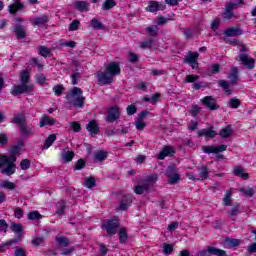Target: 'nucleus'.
<instances>
[{
    "mask_svg": "<svg viewBox=\"0 0 256 256\" xmlns=\"http://www.w3.org/2000/svg\"><path fill=\"white\" fill-rule=\"evenodd\" d=\"M49 23L48 15L37 16L32 20L33 27H45Z\"/></svg>",
    "mask_w": 256,
    "mask_h": 256,
    "instance_id": "obj_17",
    "label": "nucleus"
},
{
    "mask_svg": "<svg viewBox=\"0 0 256 256\" xmlns=\"http://www.w3.org/2000/svg\"><path fill=\"white\" fill-rule=\"evenodd\" d=\"M201 102L203 103V105L208 107L210 111H217V109H219V105H217V100L213 98V96H206L201 99Z\"/></svg>",
    "mask_w": 256,
    "mask_h": 256,
    "instance_id": "obj_15",
    "label": "nucleus"
},
{
    "mask_svg": "<svg viewBox=\"0 0 256 256\" xmlns=\"http://www.w3.org/2000/svg\"><path fill=\"white\" fill-rule=\"evenodd\" d=\"M55 123H57V120H55V118H51L47 115H44L40 120V127H45L47 125H55Z\"/></svg>",
    "mask_w": 256,
    "mask_h": 256,
    "instance_id": "obj_34",
    "label": "nucleus"
},
{
    "mask_svg": "<svg viewBox=\"0 0 256 256\" xmlns=\"http://www.w3.org/2000/svg\"><path fill=\"white\" fill-rule=\"evenodd\" d=\"M198 79L199 75H187L184 79V83H193V89L196 91L207 87V83L199 82Z\"/></svg>",
    "mask_w": 256,
    "mask_h": 256,
    "instance_id": "obj_9",
    "label": "nucleus"
},
{
    "mask_svg": "<svg viewBox=\"0 0 256 256\" xmlns=\"http://www.w3.org/2000/svg\"><path fill=\"white\" fill-rule=\"evenodd\" d=\"M241 193L245 194L247 197H253L255 195V190L253 188H248V189H240Z\"/></svg>",
    "mask_w": 256,
    "mask_h": 256,
    "instance_id": "obj_60",
    "label": "nucleus"
},
{
    "mask_svg": "<svg viewBox=\"0 0 256 256\" xmlns=\"http://www.w3.org/2000/svg\"><path fill=\"white\" fill-rule=\"evenodd\" d=\"M241 106V101L237 98H232L228 102V107H231V109H239Z\"/></svg>",
    "mask_w": 256,
    "mask_h": 256,
    "instance_id": "obj_45",
    "label": "nucleus"
},
{
    "mask_svg": "<svg viewBox=\"0 0 256 256\" xmlns=\"http://www.w3.org/2000/svg\"><path fill=\"white\" fill-rule=\"evenodd\" d=\"M90 24H91L92 29H94L95 31H99L101 29H104V27H105L103 25V23L101 21H99V19H97V18H93L91 20Z\"/></svg>",
    "mask_w": 256,
    "mask_h": 256,
    "instance_id": "obj_37",
    "label": "nucleus"
},
{
    "mask_svg": "<svg viewBox=\"0 0 256 256\" xmlns=\"http://www.w3.org/2000/svg\"><path fill=\"white\" fill-rule=\"evenodd\" d=\"M74 7L77 11H80L81 13H87L89 9H91V4L87 1H76L74 3Z\"/></svg>",
    "mask_w": 256,
    "mask_h": 256,
    "instance_id": "obj_20",
    "label": "nucleus"
},
{
    "mask_svg": "<svg viewBox=\"0 0 256 256\" xmlns=\"http://www.w3.org/2000/svg\"><path fill=\"white\" fill-rule=\"evenodd\" d=\"M209 255L227 256V252L225 250L218 249L213 246H208L207 250H201L197 253V256H209Z\"/></svg>",
    "mask_w": 256,
    "mask_h": 256,
    "instance_id": "obj_6",
    "label": "nucleus"
},
{
    "mask_svg": "<svg viewBox=\"0 0 256 256\" xmlns=\"http://www.w3.org/2000/svg\"><path fill=\"white\" fill-rule=\"evenodd\" d=\"M132 203H133V196L125 195L120 201L119 209H121L122 211H126V209H129Z\"/></svg>",
    "mask_w": 256,
    "mask_h": 256,
    "instance_id": "obj_21",
    "label": "nucleus"
},
{
    "mask_svg": "<svg viewBox=\"0 0 256 256\" xmlns=\"http://www.w3.org/2000/svg\"><path fill=\"white\" fill-rule=\"evenodd\" d=\"M33 91H35L34 84H19L12 87L11 95H33Z\"/></svg>",
    "mask_w": 256,
    "mask_h": 256,
    "instance_id": "obj_4",
    "label": "nucleus"
},
{
    "mask_svg": "<svg viewBox=\"0 0 256 256\" xmlns=\"http://www.w3.org/2000/svg\"><path fill=\"white\" fill-rule=\"evenodd\" d=\"M228 79L230 80V85H237V81H239V70L232 68Z\"/></svg>",
    "mask_w": 256,
    "mask_h": 256,
    "instance_id": "obj_27",
    "label": "nucleus"
},
{
    "mask_svg": "<svg viewBox=\"0 0 256 256\" xmlns=\"http://www.w3.org/2000/svg\"><path fill=\"white\" fill-rule=\"evenodd\" d=\"M248 253H256V242L249 244Z\"/></svg>",
    "mask_w": 256,
    "mask_h": 256,
    "instance_id": "obj_64",
    "label": "nucleus"
},
{
    "mask_svg": "<svg viewBox=\"0 0 256 256\" xmlns=\"http://www.w3.org/2000/svg\"><path fill=\"white\" fill-rule=\"evenodd\" d=\"M155 43V39L150 38V39H145L142 42H140V47L141 49H151Z\"/></svg>",
    "mask_w": 256,
    "mask_h": 256,
    "instance_id": "obj_38",
    "label": "nucleus"
},
{
    "mask_svg": "<svg viewBox=\"0 0 256 256\" xmlns=\"http://www.w3.org/2000/svg\"><path fill=\"white\" fill-rule=\"evenodd\" d=\"M146 31H147L148 35H150L151 37H155V35H157V33H159V27H157L156 25H152L150 27H147Z\"/></svg>",
    "mask_w": 256,
    "mask_h": 256,
    "instance_id": "obj_47",
    "label": "nucleus"
},
{
    "mask_svg": "<svg viewBox=\"0 0 256 256\" xmlns=\"http://www.w3.org/2000/svg\"><path fill=\"white\" fill-rule=\"evenodd\" d=\"M231 192L227 191L225 194V197L223 199V203L224 205H226V207L231 206Z\"/></svg>",
    "mask_w": 256,
    "mask_h": 256,
    "instance_id": "obj_57",
    "label": "nucleus"
},
{
    "mask_svg": "<svg viewBox=\"0 0 256 256\" xmlns=\"http://www.w3.org/2000/svg\"><path fill=\"white\" fill-rule=\"evenodd\" d=\"M224 34L226 35V37H237V35H243V30H241L240 28H229L227 29Z\"/></svg>",
    "mask_w": 256,
    "mask_h": 256,
    "instance_id": "obj_33",
    "label": "nucleus"
},
{
    "mask_svg": "<svg viewBox=\"0 0 256 256\" xmlns=\"http://www.w3.org/2000/svg\"><path fill=\"white\" fill-rule=\"evenodd\" d=\"M15 161H17V158L14 156H0V173L8 177L15 175V169H17Z\"/></svg>",
    "mask_w": 256,
    "mask_h": 256,
    "instance_id": "obj_2",
    "label": "nucleus"
},
{
    "mask_svg": "<svg viewBox=\"0 0 256 256\" xmlns=\"http://www.w3.org/2000/svg\"><path fill=\"white\" fill-rule=\"evenodd\" d=\"M120 117L121 110L119 109V107L114 106L108 110V116L106 121H108L109 123H115V121H117V119H119Z\"/></svg>",
    "mask_w": 256,
    "mask_h": 256,
    "instance_id": "obj_14",
    "label": "nucleus"
},
{
    "mask_svg": "<svg viewBox=\"0 0 256 256\" xmlns=\"http://www.w3.org/2000/svg\"><path fill=\"white\" fill-rule=\"evenodd\" d=\"M103 227L106 229L108 235H115V233H117V228L119 227V219L114 218L108 220L107 223L103 224Z\"/></svg>",
    "mask_w": 256,
    "mask_h": 256,
    "instance_id": "obj_11",
    "label": "nucleus"
},
{
    "mask_svg": "<svg viewBox=\"0 0 256 256\" xmlns=\"http://www.w3.org/2000/svg\"><path fill=\"white\" fill-rule=\"evenodd\" d=\"M87 131H89V133L91 135H97V133H99V125L97 124V121L92 120L90 121L87 126H86Z\"/></svg>",
    "mask_w": 256,
    "mask_h": 256,
    "instance_id": "obj_25",
    "label": "nucleus"
},
{
    "mask_svg": "<svg viewBox=\"0 0 256 256\" xmlns=\"http://www.w3.org/2000/svg\"><path fill=\"white\" fill-rule=\"evenodd\" d=\"M243 3V0H239L237 2H229L225 5V11L223 13V18L224 19H233V10L237 9L239 5Z\"/></svg>",
    "mask_w": 256,
    "mask_h": 256,
    "instance_id": "obj_8",
    "label": "nucleus"
},
{
    "mask_svg": "<svg viewBox=\"0 0 256 256\" xmlns=\"http://www.w3.org/2000/svg\"><path fill=\"white\" fill-rule=\"evenodd\" d=\"M63 91H65L63 84H58L53 87V93L56 95V97H61L63 95Z\"/></svg>",
    "mask_w": 256,
    "mask_h": 256,
    "instance_id": "obj_44",
    "label": "nucleus"
},
{
    "mask_svg": "<svg viewBox=\"0 0 256 256\" xmlns=\"http://www.w3.org/2000/svg\"><path fill=\"white\" fill-rule=\"evenodd\" d=\"M17 243V239L8 240L0 245V253L3 251L4 247H11V245H15Z\"/></svg>",
    "mask_w": 256,
    "mask_h": 256,
    "instance_id": "obj_55",
    "label": "nucleus"
},
{
    "mask_svg": "<svg viewBox=\"0 0 256 256\" xmlns=\"http://www.w3.org/2000/svg\"><path fill=\"white\" fill-rule=\"evenodd\" d=\"M80 22L79 20H73L69 25V31H77L79 29Z\"/></svg>",
    "mask_w": 256,
    "mask_h": 256,
    "instance_id": "obj_62",
    "label": "nucleus"
},
{
    "mask_svg": "<svg viewBox=\"0 0 256 256\" xmlns=\"http://www.w3.org/2000/svg\"><path fill=\"white\" fill-rule=\"evenodd\" d=\"M11 231H13V233H23V225L21 224H12L10 226Z\"/></svg>",
    "mask_w": 256,
    "mask_h": 256,
    "instance_id": "obj_52",
    "label": "nucleus"
},
{
    "mask_svg": "<svg viewBox=\"0 0 256 256\" xmlns=\"http://www.w3.org/2000/svg\"><path fill=\"white\" fill-rule=\"evenodd\" d=\"M166 176L170 185H175L176 183H179V180L181 179L179 172H177L174 166H168L166 168Z\"/></svg>",
    "mask_w": 256,
    "mask_h": 256,
    "instance_id": "obj_7",
    "label": "nucleus"
},
{
    "mask_svg": "<svg viewBox=\"0 0 256 256\" xmlns=\"http://www.w3.org/2000/svg\"><path fill=\"white\" fill-rule=\"evenodd\" d=\"M233 173L236 177H241V179H249V174L245 172L242 166L234 167Z\"/></svg>",
    "mask_w": 256,
    "mask_h": 256,
    "instance_id": "obj_26",
    "label": "nucleus"
},
{
    "mask_svg": "<svg viewBox=\"0 0 256 256\" xmlns=\"http://www.w3.org/2000/svg\"><path fill=\"white\" fill-rule=\"evenodd\" d=\"M203 153L211 154L214 153L217 155V153H223V151H227V145L222 144L220 146L210 145V146H202Z\"/></svg>",
    "mask_w": 256,
    "mask_h": 256,
    "instance_id": "obj_12",
    "label": "nucleus"
},
{
    "mask_svg": "<svg viewBox=\"0 0 256 256\" xmlns=\"http://www.w3.org/2000/svg\"><path fill=\"white\" fill-rule=\"evenodd\" d=\"M84 186L87 187V189H93V187H95V178L86 179Z\"/></svg>",
    "mask_w": 256,
    "mask_h": 256,
    "instance_id": "obj_56",
    "label": "nucleus"
},
{
    "mask_svg": "<svg viewBox=\"0 0 256 256\" xmlns=\"http://www.w3.org/2000/svg\"><path fill=\"white\" fill-rule=\"evenodd\" d=\"M35 81L36 83H38V85H45V83L47 82V78L40 73L35 76Z\"/></svg>",
    "mask_w": 256,
    "mask_h": 256,
    "instance_id": "obj_50",
    "label": "nucleus"
},
{
    "mask_svg": "<svg viewBox=\"0 0 256 256\" xmlns=\"http://www.w3.org/2000/svg\"><path fill=\"white\" fill-rule=\"evenodd\" d=\"M56 140H57V135L55 134L49 135L44 142L43 149H49V147H51V145H53V143H55Z\"/></svg>",
    "mask_w": 256,
    "mask_h": 256,
    "instance_id": "obj_35",
    "label": "nucleus"
},
{
    "mask_svg": "<svg viewBox=\"0 0 256 256\" xmlns=\"http://www.w3.org/2000/svg\"><path fill=\"white\" fill-rule=\"evenodd\" d=\"M240 61L246 69H255V59L251 58L247 54H240L239 55Z\"/></svg>",
    "mask_w": 256,
    "mask_h": 256,
    "instance_id": "obj_16",
    "label": "nucleus"
},
{
    "mask_svg": "<svg viewBox=\"0 0 256 256\" xmlns=\"http://www.w3.org/2000/svg\"><path fill=\"white\" fill-rule=\"evenodd\" d=\"M175 155V147L165 145L162 150L159 152L157 159L163 161L166 157H173Z\"/></svg>",
    "mask_w": 256,
    "mask_h": 256,
    "instance_id": "obj_13",
    "label": "nucleus"
},
{
    "mask_svg": "<svg viewBox=\"0 0 256 256\" xmlns=\"http://www.w3.org/2000/svg\"><path fill=\"white\" fill-rule=\"evenodd\" d=\"M219 87H222L223 91L228 95H233V88L231 84L225 80L218 81Z\"/></svg>",
    "mask_w": 256,
    "mask_h": 256,
    "instance_id": "obj_29",
    "label": "nucleus"
},
{
    "mask_svg": "<svg viewBox=\"0 0 256 256\" xmlns=\"http://www.w3.org/2000/svg\"><path fill=\"white\" fill-rule=\"evenodd\" d=\"M157 183V175L148 176L146 180H144L143 185H138L134 189V193L136 195H143L144 191H149L151 187H153Z\"/></svg>",
    "mask_w": 256,
    "mask_h": 256,
    "instance_id": "obj_5",
    "label": "nucleus"
},
{
    "mask_svg": "<svg viewBox=\"0 0 256 256\" xmlns=\"http://www.w3.org/2000/svg\"><path fill=\"white\" fill-rule=\"evenodd\" d=\"M162 253H164V255H171V253H173V245L164 244L163 249H162Z\"/></svg>",
    "mask_w": 256,
    "mask_h": 256,
    "instance_id": "obj_51",
    "label": "nucleus"
},
{
    "mask_svg": "<svg viewBox=\"0 0 256 256\" xmlns=\"http://www.w3.org/2000/svg\"><path fill=\"white\" fill-rule=\"evenodd\" d=\"M220 137L222 139H227L233 135V127L231 125L226 126L225 128H222L219 132Z\"/></svg>",
    "mask_w": 256,
    "mask_h": 256,
    "instance_id": "obj_32",
    "label": "nucleus"
},
{
    "mask_svg": "<svg viewBox=\"0 0 256 256\" xmlns=\"http://www.w3.org/2000/svg\"><path fill=\"white\" fill-rule=\"evenodd\" d=\"M118 235L120 243H126L127 239H129V237L127 236V230H125V228H121Z\"/></svg>",
    "mask_w": 256,
    "mask_h": 256,
    "instance_id": "obj_48",
    "label": "nucleus"
},
{
    "mask_svg": "<svg viewBox=\"0 0 256 256\" xmlns=\"http://www.w3.org/2000/svg\"><path fill=\"white\" fill-rule=\"evenodd\" d=\"M25 5L20 0H14L13 4L8 6V11L12 15H15L17 11H23Z\"/></svg>",
    "mask_w": 256,
    "mask_h": 256,
    "instance_id": "obj_19",
    "label": "nucleus"
},
{
    "mask_svg": "<svg viewBox=\"0 0 256 256\" xmlns=\"http://www.w3.org/2000/svg\"><path fill=\"white\" fill-rule=\"evenodd\" d=\"M14 33H16L17 37L19 39H25V30L23 29V26L17 25L13 28Z\"/></svg>",
    "mask_w": 256,
    "mask_h": 256,
    "instance_id": "obj_39",
    "label": "nucleus"
},
{
    "mask_svg": "<svg viewBox=\"0 0 256 256\" xmlns=\"http://www.w3.org/2000/svg\"><path fill=\"white\" fill-rule=\"evenodd\" d=\"M135 127L138 131H143L145 129V127H147V124L144 123L143 120L137 119L135 122Z\"/></svg>",
    "mask_w": 256,
    "mask_h": 256,
    "instance_id": "obj_53",
    "label": "nucleus"
},
{
    "mask_svg": "<svg viewBox=\"0 0 256 256\" xmlns=\"http://www.w3.org/2000/svg\"><path fill=\"white\" fill-rule=\"evenodd\" d=\"M29 221H39V219H43V216L39 213V211H32L28 213Z\"/></svg>",
    "mask_w": 256,
    "mask_h": 256,
    "instance_id": "obj_41",
    "label": "nucleus"
},
{
    "mask_svg": "<svg viewBox=\"0 0 256 256\" xmlns=\"http://www.w3.org/2000/svg\"><path fill=\"white\" fill-rule=\"evenodd\" d=\"M197 59H199V53L189 51L187 56L183 59V62L190 65L192 69H197V67H199V62H197Z\"/></svg>",
    "mask_w": 256,
    "mask_h": 256,
    "instance_id": "obj_10",
    "label": "nucleus"
},
{
    "mask_svg": "<svg viewBox=\"0 0 256 256\" xmlns=\"http://www.w3.org/2000/svg\"><path fill=\"white\" fill-rule=\"evenodd\" d=\"M15 183L9 180H0V189H6L7 191H14L16 189Z\"/></svg>",
    "mask_w": 256,
    "mask_h": 256,
    "instance_id": "obj_30",
    "label": "nucleus"
},
{
    "mask_svg": "<svg viewBox=\"0 0 256 256\" xmlns=\"http://www.w3.org/2000/svg\"><path fill=\"white\" fill-rule=\"evenodd\" d=\"M22 145H15L11 148L10 153L11 157H15V155H21Z\"/></svg>",
    "mask_w": 256,
    "mask_h": 256,
    "instance_id": "obj_49",
    "label": "nucleus"
},
{
    "mask_svg": "<svg viewBox=\"0 0 256 256\" xmlns=\"http://www.w3.org/2000/svg\"><path fill=\"white\" fill-rule=\"evenodd\" d=\"M30 63L32 65H36V67H38V71H43V64H41V62H39V59L37 58H32L30 60Z\"/></svg>",
    "mask_w": 256,
    "mask_h": 256,
    "instance_id": "obj_61",
    "label": "nucleus"
},
{
    "mask_svg": "<svg viewBox=\"0 0 256 256\" xmlns=\"http://www.w3.org/2000/svg\"><path fill=\"white\" fill-rule=\"evenodd\" d=\"M9 227V224H7V221L4 219L0 220V233H7V229Z\"/></svg>",
    "mask_w": 256,
    "mask_h": 256,
    "instance_id": "obj_58",
    "label": "nucleus"
},
{
    "mask_svg": "<svg viewBox=\"0 0 256 256\" xmlns=\"http://www.w3.org/2000/svg\"><path fill=\"white\" fill-rule=\"evenodd\" d=\"M66 99L72 103L76 109H83L85 107V97L83 96V90L79 87H74L66 96Z\"/></svg>",
    "mask_w": 256,
    "mask_h": 256,
    "instance_id": "obj_3",
    "label": "nucleus"
},
{
    "mask_svg": "<svg viewBox=\"0 0 256 256\" xmlns=\"http://www.w3.org/2000/svg\"><path fill=\"white\" fill-rule=\"evenodd\" d=\"M69 125L72 131H75L76 133H79V131H81V124H79V122H70Z\"/></svg>",
    "mask_w": 256,
    "mask_h": 256,
    "instance_id": "obj_59",
    "label": "nucleus"
},
{
    "mask_svg": "<svg viewBox=\"0 0 256 256\" xmlns=\"http://www.w3.org/2000/svg\"><path fill=\"white\" fill-rule=\"evenodd\" d=\"M73 157H75V153L73 151L64 150V154H62V159H64L66 163L73 161Z\"/></svg>",
    "mask_w": 256,
    "mask_h": 256,
    "instance_id": "obj_40",
    "label": "nucleus"
},
{
    "mask_svg": "<svg viewBox=\"0 0 256 256\" xmlns=\"http://www.w3.org/2000/svg\"><path fill=\"white\" fill-rule=\"evenodd\" d=\"M20 167L22 169V171H27V169H29V167H31V161H29V159H24L20 162Z\"/></svg>",
    "mask_w": 256,
    "mask_h": 256,
    "instance_id": "obj_54",
    "label": "nucleus"
},
{
    "mask_svg": "<svg viewBox=\"0 0 256 256\" xmlns=\"http://www.w3.org/2000/svg\"><path fill=\"white\" fill-rule=\"evenodd\" d=\"M29 73L27 71H22L20 74V82L24 85H31V83H29Z\"/></svg>",
    "mask_w": 256,
    "mask_h": 256,
    "instance_id": "obj_42",
    "label": "nucleus"
},
{
    "mask_svg": "<svg viewBox=\"0 0 256 256\" xmlns=\"http://www.w3.org/2000/svg\"><path fill=\"white\" fill-rule=\"evenodd\" d=\"M230 217H237L238 213H239V204H236L230 212H228Z\"/></svg>",
    "mask_w": 256,
    "mask_h": 256,
    "instance_id": "obj_63",
    "label": "nucleus"
},
{
    "mask_svg": "<svg viewBox=\"0 0 256 256\" xmlns=\"http://www.w3.org/2000/svg\"><path fill=\"white\" fill-rule=\"evenodd\" d=\"M56 243L60 247H68L69 246V239L65 236L57 235L56 236Z\"/></svg>",
    "mask_w": 256,
    "mask_h": 256,
    "instance_id": "obj_36",
    "label": "nucleus"
},
{
    "mask_svg": "<svg viewBox=\"0 0 256 256\" xmlns=\"http://www.w3.org/2000/svg\"><path fill=\"white\" fill-rule=\"evenodd\" d=\"M19 127H20V133L24 137H31V135H34V133H35L33 131V127H29V125H27V122L25 124H22Z\"/></svg>",
    "mask_w": 256,
    "mask_h": 256,
    "instance_id": "obj_24",
    "label": "nucleus"
},
{
    "mask_svg": "<svg viewBox=\"0 0 256 256\" xmlns=\"http://www.w3.org/2000/svg\"><path fill=\"white\" fill-rule=\"evenodd\" d=\"M163 9H165L163 4L156 2V1L150 2L148 7H146V10L149 11L150 13H155L157 11H163Z\"/></svg>",
    "mask_w": 256,
    "mask_h": 256,
    "instance_id": "obj_22",
    "label": "nucleus"
},
{
    "mask_svg": "<svg viewBox=\"0 0 256 256\" xmlns=\"http://www.w3.org/2000/svg\"><path fill=\"white\" fill-rule=\"evenodd\" d=\"M107 157H109V153H107V151L99 150L94 154V161L96 163H101L105 161Z\"/></svg>",
    "mask_w": 256,
    "mask_h": 256,
    "instance_id": "obj_28",
    "label": "nucleus"
},
{
    "mask_svg": "<svg viewBox=\"0 0 256 256\" xmlns=\"http://www.w3.org/2000/svg\"><path fill=\"white\" fill-rule=\"evenodd\" d=\"M209 177V170L207 169V166H201L199 168L198 174H196V180L197 181H205Z\"/></svg>",
    "mask_w": 256,
    "mask_h": 256,
    "instance_id": "obj_23",
    "label": "nucleus"
},
{
    "mask_svg": "<svg viewBox=\"0 0 256 256\" xmlns=\"http://www.w3.org/2000/svg\"><path fill=\"white\" fill-rule=\"evenodd\" d=\"M38 50H39V54L42 56V57H49L51 55V49L45 47V46H39L38 47Z\"/></svg>",
    "mask_w": 256,
    "mask_h": 256,
    "instance_id": "obj_46",
    "label": "nucleus"
},
{
    "mask_svg": "<svg viewBox=\"0 0 256 256\" xmlns=\"http://www.w3.org/2000/svg\"><path fill=\"white\" fill-rule=\"evenodd\" d=\"M12 123L21 127V125H25V123H27V118H25L23 113L16 114L12 119Z\"/></svg>",
    "mask_w": 256,
    "mask_h": 256,
    "instance_id": "obj_31",
    "label": "nucleus"
},
{
    "mask_svg": "<svg viewBox=\"0 0 256 256\" xmlns=\"http://www.w3.org/2000/svg\"><path fill=\"white\" fill-rule=\"evenodd\" d=\"M117 5V2H115L114 0H106L103 3L102 9L104 11H109V9H113V7H115Z\"/></svg>",
    "mask_w": 256,
    "mask_h": 256,
    "instance_id": "obj_43",
    "label": "nucleus"
},
{
    "mask_svg": "<svg viewBox=\"0 0 256 256\" xmlns=\"http://www.w3.org/2000/svg\"><path fill=\"white\" fill-rule=\"evenodd\" d=\"M198 137H206V139H215L217 132L213 128L201 129L197 132Z\"/></svg>",
    "mask_w": 256,
    "mask_h": 256,
    "instance_id": "obj_18",
    "label": "nucleus"
},
{
    "mask_svg": "<svg viewBox=\"0 0 256 256\" xmlns=\"http://www.w3.org/2000/svg\"><path fill=\"white\" fill-rule=\"evenodd\" d=\"M121 73V67L117 62H111L106 65L104 72H98L96 77L99 83L102 85H109V83H113V79L116 75Z\"/></svg>",
    "mask_w": 256,
    "mask_h": 256,
    "instance_id": "obj_1",
    "label": "nucleus"
}]
</instances>
